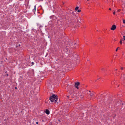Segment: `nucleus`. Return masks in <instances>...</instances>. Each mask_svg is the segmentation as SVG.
Instances as JSON below:
<instances>
[{"label": "nucleus", "instance_id": "nucleus-22", "mask_svg": "<svg viewBox=\"0 0 125 125\" xmlns=\"http://www.w3.org/2000/svg\"><path fill=\"white\" fill-rule=\"evenodd\" d=\"M115 71H117V69H115Z\"/></svg>", "mask_w": 125, "mask_h": 125}, {"label": "nucleus", "instance_id": "nucleus-3", "mask_svg": "<svg viewBox=\"0 0 125 125\" xmlns=\"http://www.w3.org/2000/svg\"><path fill=\"white\" fill-rule=\"evenodd\" d=\"M120 79L122 81L125 80V74L121 75Z\"/></svg>", "mask_w": 125, "mask_h": 125}, {"label": "nucleus", "instance_id": "nucleus-27", "mask_svg": "<svg viewBox=\"0 0 125 125\" xmlns=\"http://www.w3.org/2000/svg\"><path fill=\"white\" fill-rule=\"evenodd\" d=\"M73 13V11H72V13Z\"/></svg>", "mask_w": 125, "mask_h": 125}, {"label": "nucleus", "instance_id": "nucleus-4", "mask_svg": "<svg viewBox=\"0 0 125 125\" xmlns=\"http://www.w3.org/2000/svg\"><path fill=\"white\" fill-rule=\"evenodd\" d=\"M116 28V26L115 25H112V27L111 28V29L112 30H114Z\"/></svg>", "mask_w": 125, "mask_h": 125}, {"label": "nucleus", "instance_id": "nucleus-5", "mask_svg": "<svg viewBox=\"0 0 125 125\" xmlns=\"http://www.w3.org/2000/svg\"><path fill=\"white\" fill-rule=\"evenodd\" d=\"M94 93L93 92L92 93H88V95H89L90 96V97H91L93 96V95L94 94Z\"/></svg>", "mask_w": 125, "mask_h": 125}, {"label": "nucleus", "instance_id": "nucleus-26", "mask_svg": "<svg viewBox=\"0 0 125 125\" xmlns=\"http://www.w3.org/2000/svg\"><path fill=\"white\" fill-rule=\"evenodd\" d=\"M7 76H8V74H7Z\"/></svg>", "mask_w": 125, "mask_h": 125}, {"label": "nucleus", "instance_id": "nucleus-18", "mask_svg": "<svg viewBox=\"0 0 125 125\" xmlns=\"http://www.w3.org/2000/svg\"><path fill=\"white\" fill-rule=\"evenodd\" d=\"M32 65H33L34 64V63L33 62H32Z\"/></svg>", "mask_w": 125, "mask_h": 125}, {"label": "nucleus", "instance_id": "nucleus-9", "mask_svg": "<svg viewBox=\"0 0 125 125\" xmlns=\"http://www.w3.org/2000/svg\"><path fill=\"white\" fill-rule=\"evenodd\" d=\"M122 41H123V40H121L120 41V44H122Z\"/></svg>", "mask_w": 125, "mask_h": 125}, {"label": "nucleus", "instance_id": "nucleus-17", "mask_svg": "<svg viewBox=\"0 0 125 125\" xmlns=\"http://www.w3.org/2000/svg\"><path fill=\"white\" fill-rule=\"evenodd\" d=\"M119 48V47H118V48H117V49H116V51H116V52L117 51V50H118V48Z\"/></svg>", "mask_w": 125, "mask_h": 125}, {"label": "nucleus", "instance_id": "nucleus-10", "mask_svg": "<svg viewBox=\"0 0 125 125\" xmlns=\"http://www.w3.org/2000/svg\"><path fill=\"white\" fill-rule=\"evenodd\" d=\"M54 16H51L50 17V19H52V18L53 17H54Z\"/></svg>", "mask_w": 125, "mask_h": 125}, {"label": "nucleus", "instance_id": "nucleus-2", "mask_svg": "<svg viewBox=\"0 0 125 125\" xmlns=\"http://www.w3.org/2000/svg\"><path fill=\"white\" fill-rule=\"evenodd\" d=\"M80 83L79 82H77L75 83V86L77 89H79L78 86L80 85Z\"/></svg>", "mask_w": 125, "mask_h": 125}, {"label": "nucleus", "instance_id": "nucleus-16", "mask_svg": "<svg viewBox=\"0 0 125 125\" xmlns=\"http://www.w3.org/2000/svg\"><path fill=\"white\" fill-rule=\"evenodd\" d=\"M115 11H114L113 12V14L114 15H115Z\"/></svg>", "mask_w": 125, "mask_h": 125}, {"label": "nucleus", "instance_id": "nucleus-21", "mask_svg": "<svg viewBox=\"0 0 125 125\" xmlns=\"http://www.w3.org/2000/svg\"><path fill=\"white\" fill-rule=\"evenodd\" d=\"M36 123V124H38V122H37Z\"/></svg>", "mask_w": 125, "mask_h": 125}, {"label": "nucleus", "instance_id": "nucleus-6", "mask_svg": "<svg viewBox=\"0 0 125 125\" xmlns=\"http://www.w3.org/2000/svg\"><path fill=\"white\" fill-rule=\"evenodd\" d=\"M45 112L47 115H49L50 114V111L47 109H46Z\"/></svg>", "mask_w": 125, "mask_h": 125}, {"label": "nucleus", "instance_id": "nucleus-34", "mask_svg": "<svg viewBox=\"0 0 125 125\" xmlns=\"http://www.w3.org/2000/svg\"><path fill=\"white\" fill-rule=\"evenodd\" d=\"M59 121H60V120H59Z\"/></svg>", "mask_w": 125, "mask_h": 125}, {"label": "nucleus", "instance_id": "nucleus-20", "mask_svg": "<svg viewBox=\"0 0 125 125\" xmlns=\"http://www.w3.org/2000/svg\"><path fill=\"white\" fill-rule=\"evenodd\" d=\"M109 10H111V9L110 8H109Z\"/></svg>", "mask_w": 125, "mask_h": 125}, {"label": "nucleus", "instance_id": "nucleus-33", "mask_svg": "<svg viewBox=\"0 0 125 125\" xmlns=\"http://www.w3.org/2000/svg\"><path fill=\"white\" fill-rule=\"evenodd\" d=\"M42 121H43V120H42Z\"/></svg>", "mask_w": 125, "mask_h": 125}, {"label": "nucleus", "instance_id": "nucleus-7", "mask_svg": "<svg viewBox=\"0 0 125 125\" xmlns=\"http://www.w3.org/2000/svg\"><path fill=\"white\" fill-rule=\"evenodd\" d=\"M35 7H36V6H35L34 9H33L32 10L33 11V12H35Z\"/></svg>", "mask_w": 125, "mask_h": 125}, {"label": "nucleus", "instance_id": "nucleus-23", "mask_svg": "<svg viewBox=\"0 0 125 125\" xmlns=\"http://www.w3.org/2000/svg\"><path fill=\"white\" fill-rule=\"evenodd\" d=\"M90 92H91V91H89V92L88 93H91Z\"/></svg>", "mask_w": 125, "mask_h": 125}, {"label": "nucleus", "instance_id": "nucleus-19", "mask_svg": "<svg viewBox=\"0 0 125 125\" xmlns=\"http://www.w3.org/2000/svg\"><path fill=\"white\" fill-rule=\"evenodd\" d=\"M71 95H68L67 96L68 97H70L71 96Z\"/></svg>", "mask_w": 125, "mask_h": 125}, {"label": "nucleus", "instance_id": "nucleus-11", "mask_svg": "<svg viewBox=\"0 0 125 125\" xmlns=\"http://www.w3.org/2000/svg\"><path fill=\"white\" fill-rule=\"evenodd\" d=\"M81 11V10H78L77 11L78 12H80Z\"/></svg>", "mask_w": 125, "mask_h": 125}, {"label": "nucleus", "instance_id": "nucleus-12", "mask_svg": "<svg viewBox=\"0 0 125 125\" xmlns=\"http://www.w3.org/2000/svg\"><path fill=\"white\" fill-rule=\"evenodd\" d=\"M123 39H124V40H125V36H123Z\"/></svg>", "mask_w": 125, "mask_h": 125}, {"label": "nucleus", "instance_id": "nucleus-32", "mask_svg": "<svg viewBox=\"0 0 125 125\" xmlns=\"http://www.w3.org/2000/svg\"><path fill=\"white\" fill-rule=\"evenodd\" d=\"M88 1H89V0H87Z\"/></svg>", "mask_w": 125, "mask_h": 125}, {"label": "nucleus", "instance_id": "nucleus-30", "mask_svg": "<svg viewBox=\"0 0 125 125\" xmlns=\"http://www.w3.org/2000/svg\"><path fill=\"white\" fill-rule=\"evenodd\" d=\"M15 89H17V87H15Z\"/></svg>", "mask_w": 125, "mask_h": 125}, {"label": "nucleus", "instance_id": "nucleus-1", "mask_svg": "<svg viewBox=\"0 0 125 125\" xmlns=\"http://www.w3.org/2000/svg\"><path fill=\"white\" fill-rule=\"evenodd\" d=\"M49 100L52 102H54L56 103L58 100V96L57 95L53 94L52 96H51L49 98Z\"/></svg>", "mask_w": 125, "mask_h": 125}, {"label": "nucleus", "instance_id": "nucleus-14", "mask_svg": "<svg viewBox=\"0 0 125 125\" xmlns=\"http://www.w3.org/2000/svg\"><path fill=\"white\" fill-rule=\"evenodd\" d=\"M123 23H124V24H125V20H124L123 21Z\"/></svg>", "mask_w": 125, "mask_h": 125}, {"label": "nucleus", "instance_id": "nucleus-8", "mask_svg": "<svg viewBox=\"0 0 125 125\" xmlns=\"http://www.w3.org/2000/svg\"><path fill=\"white\" fill-rule=\"evenodd\" d=\"M79 8V7H76L75 8V10H77Z\"/></svg>", "mask_w": 125, "mask_h": 125}, {"label": "nucleus", "instance_id": "nucleus-24", "mask_svg": "<svg viewBox=\"0 0 125 125\" xmlns=\"http://www.w3.org/2000/svg\"><path fill=\"white\" fill-rule=\"evenodd\" d=\"M65 49H66V50H67L68 49V48H66Z\"/></svg>", "mask_w": 125, "mask_h": 125}, {"label": "nucleus", "instance_id": "nucleus-28", "mask_svg": "<svg viewBox=\"0 0 125 125\" xmlns=\"http://www.w3.org/2000/svg\"><path fill=\"white\" fill-rule=\"evenodd\" d=\"M75 44H76V43H75L74 44V45H75Z\"/></svg>", "mask_w": 125, "mask_h": 125}, {"label": "nucleus", "instance_id": "nucleus-15", "mask_svg": "<svg viewBox=\"0 0 125 125\" xmlns=\"http://www.w3.org/2000/svg\"><path fill=\"white\" fill-rule=\"evenodd\" d=\"M120 11V9H119L117 11V12H119Z\"/></svg>", "mask_w": 125, "mask_h": 125}, {"label": "nucleus", "instance_id": "nucleus-25", "mask_svg": "<svg viewBox=\"0 0 125 125\" xmlns=\"http://www.w3.org/2000/svg\"><path fill=\"white\" fill-rule=\"evenodd\" d=\"M99 79V78H97V80H98Z\"/></svg>", "mask_w": 125, "mask_h": 125}, {"label": "nucleus", "instance_id": "nucleus-13", "mask_svg": "<svg viewBox=\"0 0 125 125\" xmlns=\"http://www.w3.org/2000/svg\"><path fill=\"white\" fill-rule=\"evenodd\" d=\"M124 68H123V67H121V70H123L124 69Z\"/></svg>", "mask_w": 125, "mask_h": 125}, {"label": "nucleus", "instance_id": "nucleus-29", "mask_svg": "<svg viewBox=\"0 0 125 125\" xmlns=\"http://www.w3.org/2000/svg\"><path fill=\"white\" fill-rule=\"evenodd\" d=\"M63 4H64V2H63Z\"/></svg>", "mask_w": 125, "mask_h": 125}, {"label": "nucleus", "instance_id": "nucleus-31", "mask_svg": "<svg viewBox=\"0 0 125 125\" xmlns=\"http://www.w3.org/2000/svg\"><path fill=\"white\" fill-rule=\"evenodd\" d=\"M72 95H71V97H72Z\"/></svg>", "mask_w": 125, "mask_h": 125}]
</instances>
